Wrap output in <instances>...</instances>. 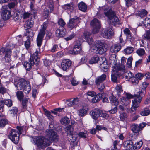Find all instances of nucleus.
<instances>
[{
    "instance_id": "nucleus-1",
    "label": "nucleus",
    "mask_w": 150,
    "mask_h": 150,
    "mask_svg": "<svg viewBox=\"0 0 150 150\" xmlns=\"http://www.w3.org/2000/svg\"><path fill=\"white\" fill-rule=\"evenodd\" d=\"M100 12L103 11L105 16L110 21L112 25H115V23L119 22V20L115 12L112 10L109 9V7L106 5L102 7H99Z\"/></svg>"
},
{
    "instance_id": "nucleus-2",
    "label": "nucleus",
    "mask_w": 150,
    "mask_h": 150,
    "mask_svg": "<svg viewBox=\"0 0 150 150\" xmlns=\"http://www.w3.org/2000/svg\"><path fill=\"white\" fill-rule=\"evenodd\" d=\"M136 92L137 93L135 94L136 98L132 100V106L128 111V113L132 115L135 114L136 108L139 106V103L141 101L143 96H144V92L139 90H137Z\"/></svg>"
},
{
    "instance_id": "nucleus-3",
    "label": "nucleus",
    "mask_w": 150,
    "mask_h": 150,
    "mask_svg": "<svg viewBox=\"0 0 150 150\" xmlns=\"http://www.w3.org/2000/svg\"><path fill=\"white\" fill-rule=\"evenodd\" d=\"M32 142L38 147L42 149L50 146L51 143L49 140L42 136L33 137Z\"/></svg>"
},
{
    "instance_id": "nucleus-4",
    "label": "nucleus",
    "mask_w": 150,
    "mask_h": 150,
    "mask_svg": "<svg viewBox=\"0 0 150 150\" xmlns=\"http://www.w3.org/2000/svg\"><path fill=\"white\" fill-rule=\"evenodd\" d=\"M29 82L24 79H19L18 81L14 83V85L18 90H23L25 93H28L30 91L31 86Z\"/></svg>"
},
{
    "instance_id": "nucleus-5",
    "label": "nucleus",
    "mask_w": 150,
    "mask_h": 150,
    "mask_svg": "<svg viewBox=\"0 0 150 150\" xmlns=\"http://www.w3.org/2000/svg\"><path fill=\"white\" fill-rule=\"evenodd\" d=\"M17 128L18 131V132L16 131L13 129H11L9 134V138L14 143H18L19 140V135L18 134H22L23 131V127H22L17 126Z\"/></svg>"
},
{
    "instance_id": "nucleus-6",
    "label": "nucleus",
    "mask_w": 150,
    "mask_h": 150,
    "mask_svg": "<svg viewBox=\"0 0 150 150\" xmlns=\"http://www.w3.org/2000/svg\"><path fill=\"white\" fill-rule=\"evenodd\" d=\"M48 22L43 23L41 25V28L40 29L37 38V45L38 46L40 47L42 44L43 38L45 34V31L48 26Z\"/></svg>"
},
{
    "instance_id": "nucleus-7",
    "label": "nucleus",
    "mask_w": 150,
    "mask_h": 150,
    "mask_svg": "<svg viewBox=\"0 0 150 150\" xmlns=\"http://www.w3.org/2000/svg\"><path fill=\"white\" fill-rule=\"evenodd\" d=\"M91 50L95 53L101 54H103L106 51L103 43L100 41H97L95 45H93L91 47Z\"/></svg>"
},
{
    "instance_id": "nucleus-8",
    "label": "nucleus",
    "mask_w": 150,
    "mask_h": 150,
    "mask_svg": "<svg viewBox=\"0 0 150 150\" xmlns=\"http://www.w3.org/2000/svg\"><path fill=\"white\" fill-rule=\"evenodd\" d=\"M0 51L4 54V57L1 59L3 62L9 63L11 61L12 51L11 49L7 47H2Z\"/></svg>"
},
{
    "instance_id": "nucleus-9",
    "label": "nucleus",
    "mask_w": 150,
    "mask_h": 150,
    "mask_svg": "<svg viewBox=\"0 0 150 150\" xmlns=\"http://www.w3.org/2000/svg\"><path fill=\"white\" fill-rule=\"evenodd\" d=\"M110 27L105 29L102 30L101 35L105 38L110 39L114 35V33L112 28V26L110 25Z\"/></svg>"
},
{
    "instance_id": "nucleus-10",
    "label": "nucleus",
    "mask_w": 150,
    "mask_h": 150,
    "mask_svg": "<svg viewBox=\"0 0 150 150\" xmlns=\"http://www.w3.org/2000/svg\"><path fill=\"white\" fill-rule=\"evenodd\" d=\"M110 100V103L112 105L116 106L119 104V102L118 99L113 95H112L109 97ZM117 107H115L112 108V109L109 111L110 113L115 114L117 112Z\"/></svg>"
},
{
    "instance_id": "nucleus-11",
    "label": "nucleus",
    "mask_w": 150,
    "mask_h": 150,
    "mask_svg": "<svg viewBox=\"0 0 150 150\" xmlns=\"http://www.w3.org/2000/svg\"><path fill=\"white\" fill-rule=\"evenodd\" d=\"M125 69L124 65L119 64L114 67L112 71L113 74H116L117 76L120 77L122 76Z\"/></svg>"
},
{
    "instance_id": "nucleus-12",
    "label": "nucleus",
    "mask_w": 150,
    "mask_h": 150,
    "mask_svg": "<svg viewBox=\"0 0 150 150\" xmlns=\"http://www.w3.org/2000/svg\"><path fill=\"white\" fill-rule=\"evenodd\" d=\"M47 8L45 9L43 14L45 18H47L49 14L51 13L53 10L54 4L52 0L49 1L47 3Z\"/></svg>"
},
{
    "instance_id": "nucleus-13",
    "label": "nucleus",
    "mask_w": 150,
    "mask_h": 150,
    "mask_svg": "<svg viewBox=\"0 0 150 150\" xmlns=\"http://www.w3.org/2000/svg\"><path fill=\"white\" fill-rule=\"evenodd\" d=\"M8 6H4L1 8V16L4 20L9 19L11 16V12L8 10Z\"/></svg>"
},
{
    "instance_id": "nucleus-14",
    "label": "nucleus",
    "mask_w": 150,
    "mask_h": 150,
    "mask_svg": "<svg viewBox=\"0 0 150 150\" xmlns=\"http://www.w3.org/2000/svg\"><path fill=\"white\" fill-rule=\"evenodd\" d=\"M46 134L47 136L51 141L56 142L58 140V137L56 133L52 129H49L47 130Z\"/></svg>"
},
{
    "instance_id": "nucleus-15",
    "label": "nucleus",
    "mask_w": 150,
    "mask_h": 150,
    "mask_svg": "<svg viewBox=\"0 0 150 150\" xmlns=\"http://www.w3.org/2000/svg\"><path fill=\"white\" fill-rule=\"evenodd\" d=\"M81 50V43L79 41H77L75 42L73 50H70L69 52L72 54H77L80 52Z\"/></svg>"
},
{
    "instance_id": "nucleus-16",
    "label": "nucleus",
    "mask_w": 150,
    "mask_h": 150,
    "mask_svg": "<svg viewBox=\"0 0 150 150\" xmlns=\"http://www.w3.org/2000/svg\"><path fill=\"white\" fill-rule=\"evenodd\" d=\"M79 22V19L76 17H75L70 20L69 23L67 24L68 27L71 29H72L74 27H76L78 23Z\"/></svg>"
},
{
    "instance_id": "nucleus-17",
    "label": "nucleus",
    "mask_w": 150,
    "mask_h": 150,
    "mask_svg": "<svg viewBox=\"0 0 150 150\" xmlns=\"http://www.w3.org/2000/svg\"><path fill=\"white\" fill-rule=\"evenodd\" d=\"M40 52V49H37L36 51L33 53L32 56L30 58L31 62L33 64H35V65H37L39 64V61L38 59V53Z\"/></svg>"
},
{
    "instance_id": "nucleus-18",
    "label": "nucleus",
    "mask_w": 150,
    "mask_h": 150,
    "mask_svg": "<svg viewBox=\"0 0 150 150\" xmlns=\"http://www.w3.org/2000/svg\"><path fill=\"white\" fill-rule=\"evenodd\" d=\"M71 62L69 59H63L61 63V67L64 71H66L70 67Z\"/></svg>"
},
{
    "instance_id": "nucleus-19",
    "label": "nucleus",
    "mask_w": 150,
    "mask_h": 150,
    "mask_svg": "<svg viewBox=\"0 0 150 150\" xmlns=\"http://www.w3.org/2000/svg\"><path fill=\"white\" fill-rule=\"evenodd\" d=\"M126 96L127 98L124 97H122L120 98L122 102V104L123 105L127 104V103L126 102H127V103H130L129 99L133 98L134 97H135V98L136 97L135 95H134V96H133L131 94L128 93H126Z\"/></svg>"
},
{
    "instance_id": "nucleus-20",
    "label": "nucleus",
    "mask_w": 150,
    "mask_h": 150,
    "mask_svg": "<svg viewBox=\"0 0 150 150\" xmlns=\"http://www.w3.org/2000/svg\"><path fill=\"white\" fill-rule=\"evenodd\" d=\"M84 38L87 40L88 42L90 45H92L93 43V39L92 38V35L90 33L85 32L83 34Z\"/></svg>"
},
{
    "instance_id": "nucleus-21",
    "label": "nucleus",
    "mask_w": 150,
    "mask_h": 150,
    "mask_svg": "<svg viewBox=\"0 0 150 150\" xmlns=\"http://www.w3.org/2000/svg\"><path fill=\"white\" fill-rule=\"evenodd\" d=\"M5 115H0V127H4L6 125L8 124V120L4 117Z\"/></svg>"
},
{
    "instance_id": "nucleus-22",
    "label": "nucleus",
    "mask_w": 150,
    "mask_h": 150,
    "mask_svg": "<svg viewBox=\"0 0 150 150\" xmlns=\"http://www.w3.org/2000/svg\"><path fill=\"white\" fill-rule=\"evenodd\" d=\"M121 48V45L119 43H117L112 45L111 47L110 50L112 53H116Z\"/></svg>"
},
{
    "instance_id": "nucleus-23",
    "label": "nucleus",
    "mask_w": 150,
    "mask_h": 150,
    "mask_svg": "<svg viewBox=\"0 0 150 150\" xmlns=\"http://www.w3.org/2000/svg\"><path fill=\"white\" fill-rule=\"evenodd\" d=\"M78 98L77 97L74 99L71 98L67 100L66 101V103L68 106L71 107L77 105L78 103Z\"/></svg>"
},
{
    "instance_id": "nucleus-24",
    "label": "nucleus",
    "mask_w": 150,
    "mask_h": 150,
    "mask_svg": "<svg viewBox=\"0 0 150 150\" xmlns=\"http://www.w3.org/2000/svg\"><path fill=\"white\" fill-rule=\"evenodd\" d=\"M124 146L127 150H133L134 149V145L132 140L126 141L124 144Z\"/></svg>"
},
{
    "instance_id": "nucleus-25",
    "label": "nucleus",
    "mask_w": 150,
    "mask_h": 150,
    "mask_svg": "<svg viewBox=\"0 0 150 150\" xmlns=\"http://www.w3.org/2000/svg\"><path fill=\"white\" fill-rule=\"evenodd\" d=\"M66 30L64 28H59L56 31V35L58 37H63L66 33Z\"/></svg>"
},
{
    "instance_id": "nucleus-26",
    "label": "nucleus",
    "mask_w": 150,
    "mask_h": 150,
    "mask_svg": "<svg viewBox=\"0 0 150 150\" xmlns=\"http://www.w3.org/2000/svg\"><path fill=\"white\" fill-rule=\"evenodd\" d=\"M99 111V110L95 109L90 111V115L93 119L96 120L100 117Z\"/></svg>"
},
{
    "instance_id": "nucleus-27",
    "label": "nucleus",
    "mask_w": 150,
    "mask_h": 150,
    "mask_svg": "<svg viewBox=\"0 0 150 150\" xmlns=\"http://www.w3.org/2000/svg\"><path fill=\"white\" fill-rule=\"evenodd\" d=\"M106 75L105 74H103L100 76L97 77L96 79L95 83L96 85L100 84L106 79Z\"/></svg>"
},
{
    "instance_id": "nucleus-28",
    "label": "nucleus",
    "mask_w": 150,
    "mask_h": 150,
    "mask_svg": "<svg viewBox=\"0 0 150 150\" xmlns=\"http://www.w3.org/2000/svg\"><path fill=\"white\" fill-rule=\"evenodd\" d=\"M86 94L87 96V98L88 100L92 102V98L95 97L96 93L93 91H88Z\"/></svg>"
},
{
    "instance_id": "nucleus-29",
    "label": "nucleus",
    "mask_w": 150,
    "mask_h": 150,
    "mask_svg": "<svg viewBox=\"0 0 150 150\" xmlns=\"http://www.w3.org/2000/svg\"><path fill=\"white\" fill-rule=\"evenodd\" d=\"M23 64L24 66V67L25 68L26 70L29 71L32 68V66L33 65L35 64H33L31 62L30 59L29 62H28L26 61H25L23 62Z\"/></svg>"
},
{
    "instance_id": "nucleus-30",
    "label": "nucleus",
    "mask_w": 150,
    "mask_h": 150,
    "mask_svg": "<svg viewBox=\"0 0 150 150\" xmlns=\"http://www.w3.org/2000/svg\"><path fill=\"white\" fill-rule=\"evenodd\" d=\"M25 35V36H27V39L33 40L34 35L33 31L31 29L26 30V33Z\"/></svg>"
},
{
    "instance_id": "nucleus-31",
    "label": "nucleus",
    "mask_w": 150,
    "mask_h": 150,
    "mask_svg": "<svg viewBox=\"0 0 150 150\" xmlns=\"http://www.w3.org/2000/svg\"><path fill=\"white\" fill-rule=\"evenodd\" d=\"M34 24V22L31 20H28L26 21L24 25V27L26 30L31 28Z\"/></svg>"
},
{
    "instance_id": "nucleus-32",
    "label": "nucleus",
    "mask_w": 150,
    "mask_h": 150,
    "mask_svg": "<svg viewBox=\"0 0 150 150\" xmlns=\"http://www.w3.org/2000/svg\"><path fill=\"white\" fill-rule=\"evenodd\" d=\"M78 6L79 9L83 12H85L87 8V6L86 4L83 2L79 3L78 4Z\"/></svg>"
},
{
    "instance_id": "nucleus-33",
    "label": "nucleus",
    "mask_w": 150,
    "mask_h": 150,
    "mask_svg": "<svg viewBox=\"0 0 150 150\" xmlns=\"http://www.w3.org/2000/svg\"><path fill=\"white\" fill-rule=\"evenodd\" d=\"M134 74L131 72L129 71H127L125 69V72H124V73L122 76L124 78L130 79V78H132Z\"/></svg>"
},
{
    "instance_id": "nucleus-34",
    "label": "nucleus",
    "mask_w": 150,
    "mask_h": 150,
    "mask_svg": "<svg viewBox=\"0 0 150 150\" xmlns=\"http://www.w3.org/2000/svg\"><path fill=\"white\" fill-rule=\"evenodd\" d=\"M67 138L69 140V141L73 142L76 140L77 138V134L76 133H73L67 135Z\"/></svg>"
},
{
    "instance_id": "nucleus-35",
    "label": "nucleus",
    "mask_w": 150,
    "mask_h": 150,
    "mask_svg": "<svg viewBox=\"0 0 150 150\" xmlns=\"http://www.w3.org/2000/svg\"><path fill=\"white\" fill-rule=\"evenodd\" d=\"M43 110L45 113V115L52 122L54 121V117L51 115L50 112L44 108H43Z\"/></svg>"
},
{
    "instance_id": "nucleus-36",
    "label": "nucleus",
    "mask_w": 150,
    "mask_h": 150,
    "mask_svg": "<svg viewBox=\"0 0 150 150\" xmlns=\"http://www.w3.org/2000/svg\"><path fill=\"white\" fill-rule=\"evenodd\" d=\"M87 110L84 108H82L78 110V114L80 117H83L87 114Z\"/></svg>"
},
{
    "instance_id": "nucleus-37",
    "label": "nucleus",
    "mask_w": 150,
    "mask_h": 150,
    "mask_svg": "<svg viewBox=\"0 0 150 150\" xmlns=\"http://www.w3.org/2000/svg\"><path fill=\"white\" fill-rule=\"evenodd\" d=\"M147 13L148 12L145 9H142L140 11H138L136 13V15L141 18H142L146 16Z\"/></svg>"
},
{
    "instance_id": "nucleus-38",
    "label": "nucleus",
    "mask_w": 150,
    "mask_h": 150,
    "mask_svg": "<svg viewBox=\"0 0 150 150\" xmlns=\"http://www.w3.org/2000/svg\"><path fill=\"white\" fill-rule=\"evenodd\" d=\"M90 24L92 26H100V24L99 21L98 19L96 18H94L91 21V22Z\"/></svg>"
},
{
    "instance_id": "nucleus-39",
    "label": "nucleus",
    "mask_w": 150,
    "mask_h": 150,
    "mask_svg": "<svg viewBox=\"0 0 150 150\" xmlns=\"http://www.w3.org/2000/svg\"><path fill=\"white\" fill-rule=\"evenodd\" d=\"M65 129L67 134V135L72 134L74 130L73 126L71 125H69L66 127Z\"/></svg>"
},
{
    "instance_id": "nucleus-40",
    "label": "nucleus",
    "mask_w": 150,
    "mask_h": 150,
    "mask_svg": "<svg viewBox=\"0 0 150 150\" xmlns=\"http://www.w3.org/2000/svg\"><path fill=\"white\" fill-rule=\"evenodd\" d=\"M150 114V110L149 108H144L140 112V114L142 116H147Z\"/></svg>"
},
{
    "instance_id": "nucleus-41",
    "label": "nucleus",
    "mask_w": 150,
    "mask_h": 150,
    "mask_svg": "<svg viewBox=\"0 0 150 150\" xmlns=\"http://www.w3.org/2000/svg\"><path fill=\"white\" fill-rule=\"evenodd\" d=\"M99 60V57L97 55L93 57L90 60L89 63L91 64L97 63Z\"/></svg>"
},
{
    "instance_id": "nucleus-42",
    "label": "nucleus",
    "mask_w": 150,
    "mask_h": 150,
    "mask_svg": "<svg viewBox=\"0 0 150 150\" xmlns=\"http://www.w3.org/2000/svg\"><path fill=\"white\" fill-rule=\"evenodd\" d=\"M131 128L132 131L134 133H137L140 131L139 125L137 124H133L131 126Z\"/></svg>"
},
{
    "instance_id": "nucleus-43",
    "label": "nucleus",
    "mask_w": 150,
    "mask_h": 150,
    "mask_svg": "<svg viewBox=\"0 0 150 150\" xmlns=\"http://www.w3.org/2000/svg\"><path fill=\"white\" fill-rule=\"evenodd\" d=\"M115 92L119 96H120L122 93L123 92L122 86L120 85H117L115 88Z\"/></svg>"
},
{
    "instance_id": "nucleus-44",
    "label": "nucleus",
    "mask_w": 150,
    "mask_h": 150,
    "mask_svg": "<svg viewBox=\"0 0 150 150\" xmlns=\"http://www.w3.org/2000/svg\"><path fill=\"white\" fill-rule=\"evenodd\" d=\"M102 95L100 93H98L97 95L96 94L95 97L92 98V103H95L98 102L102 97Z\"/></svg>"
},
{
    "instance_id": "nucleus-45",
    "label": "nucleus",
    "mask_w": 150,
    "mask_h": 150,
    "mask_svg": "<svg viewBox=\"0 0 150 150\" xmlns=\"http://www.w3.org/2000/svg\"><path fill=\"white\" fill-rule=\"evenodd\" d=\"M30 14L33 15H34L37 12V10L35 8L34 4L32 3H31L30 5Z\"/></svg>"
},
{
    "instance_id": "nucleus-46",
    "label": "nucleus",
    "mask_w": 150,
    "mask_h": 150,
    "mask_svg": "<svg viewBox=\"0 0 150 150\" xmlns=\"http://www.w3.org/2000/svg\"><path fill=\"white\" fill-rule=\"evenodd\" d=\"M128 117L127 113L125 112H122L120 113L119 118L122 121H125Z\"/></svg>"
},
{
    "instance_id": "nucleus-47",
    "label": "nucleus",
    "mask_w": 150,
    "mask_h": 150,
    "mask_svg": "<svg viewBox=\"0 0 150 150\" xmlns=\"http://www.w3.org/2000/svg\"><path fill=\"white\" fill-rule=\"evenodd\" d=\"M148 85V83L146 82H144L142 83V84L140 86V88L143 90V91L141 90H140L139 89H137L136 90L135 92V94L137 93L136 92V91L137 90H139L141 91H142L143 92H144V90L146 89V88L147 87Z\"/></svg>"
},
{
    "instance_id": "nucleus-48",
    "label": "nucleus",
    "mask_w": 150,
    "mask_h": 150,
    "mask_svg": "<svg viewBox=\"0 0 150 150\" xmlns=\"http://www.w3.org/2000/svg\"><path fill=\"white\" fill-rule=\"evenodd\" d=\"M143 142L142 141H137L134 145V149H138L142 146Z\"/></svg>"
},
{
    "instance_id": "nucleus-49",
    "label": "nucleus",
    "mask_w": 150,
    "mask_h": 150,
    "mask_svg": "<svg viewBox=\"0 0 150 150\" xmlns=\"http://www.w3.org/2000/svg\"><path fill=\"white\" fill-rule=\"evenodd\" d=\"M134 50V48L131 47H128L124 50L125 53L127 54H129L132 53Z\"/></svg>"
},
{
    "instance_id": "nucleus-50",
    "label": "nucleus",
    "mask_w": 150,
    "mask_h": 150,
    "mask_svg": "<svg viewBox=\"0 0 150 150\" xmlns=\"http://www.w3.org/2000/svg\"><path fill=\"white\" fill-rule=\"evenodd\" d=\"M60 122L61 123L64 125L68 124L70 122L69 119L67 117H64L61 119Z\"/></svg>"
},
{
    "instance_id": "nucleus-51",
    "label": "nucleus",
    "mask_w": 150,
    "mask_h": 150,
    "mask_svg": "<svg viewBox=\"0 0 150 150\" xmlns=\"http://www.w3.org/2000/svg\"><path fill=\"white\" fill-rule=\"evenodd\" d=\"M63 8L65 10L71 11L73 9V5L72 4H68L64 5Z\"/></svg>"
},
{
    "instance_id": "nucleus-52",
    "label": "nucleus",
    "mask_w": 150,
    "mask_h": 150,
    "mask_svg": "<svg viewBox=\"0 0 150 150\" xmlns=\"http://www.w3.org/2000/svg\"><path fill=\"white\" fill-rule=\"evenodd\" d=\"M124 34L127 35V37L128 39H131L132 40H130V41L131 42L132 41H133V39L131 37V36L130 33V31L129 29L128 28H125L124 30Z\"/></svg>"
},
{
    "instance_id": "nucleus-53",
    "label": "nucleus",
    "mask_w": 150,
    "mask_h": 150,
    "mask_svg": "<svg viewBox=\"0 0 150 150\" xmlns=\"http://www.w3.org/2000/svg\"><path fill=\"white\" fill-rule=\"evenodd\" d=\"M4 104L7 105L8 107H10L13 105L12 100L10 99H5L4 100Z\"/></svg>"
},
{
    "instance_id": "nucleus-54",
    "label": "nucleus",
    "mask_w": 150,
    "mask_h": 150,
    "mask_svg": "<svg viewBox=\"0 0 150 150\" xmlns=\"http://www.w3.org/2000/svg\"><path fill=\"white\" fill-rule=\"evenodd\" d=\"M78 136L79 138H86L88 135L87 131L84 132H80L78 133Z\"/></svg>"
},
{
    "instance_id": "nucleus-55",
    "label": "nucleus",
    "mask_w": 150,
    "mask_h": 150,
    "mask_svg": "<svg viewBox=\"0 0 150 150\" xmlns=\"http://www.w3.org/2000/svg\"><path fill=\"white\" fill-rule=\"evenodd\" d=\"M136 53L140 56L143 55L145 54V51L144 49L139 48L136 51Z\"/></svg>"
},
{
    "instance_id": "nucleus-56",
    "label": "nucleus",
    "mask_w": 150,
    "mask_h": 150,
    "mask_svg": "<svg viewBox=\"0 0 150 150\" xmlns=\"http://www.w3.org/2000/svg\"><path fill=\"white\" fill-rule=\"evenodd\" d=\"M99 114L100 116L105 119L108 118L109 117V115L107 114L106 112H103L100 110L99 111Z\"/></svg>"
},
{
    "instance_id": "nucleus-57",
    "label": "nucleus",
    "mask_w": 150,
    "mask_h": 150,
    "mask_svg": "<svg viewBox=\"0 0 150 150\" xmlns=\"http://www.w3.org/2000/svg\"><path fill=\"white\" fill-rule=\"evenodd\" d=\"M16 95L18 100L21 101L23 99L24 95L23 93L21 91H18L16 93Z\"/></svg>"
},
{
    "instance_id": "nucleus-58",
    "label": "nucleus",
    "mask_w": 150,
    "mask_h": 150,
    "mask_svg": "<svg viewBox=\"0 0 150 150\" xmlns=\"http://www.w3.org/2000/svg\"><path fill=\"white\" fill-rule=\"evenodd\" d=\"M133 60V58L132 57H130L127 59V66L128 68H131L132 67V61Z\"/></svg>"
},
{
    "instance_id": "nucleus-59",
    "label": "nucleus",
    "mask_w": 150,
    "mask_h": 150,
    "mask_svg": "<svg viewBox=\"0 0 150 150\" xmlns=\"http://www.w3.org/2000/svg\"><path fill=\"white\" fill-rule=\"evenodd\" d=\"M10 113L12 115L16 114L18 111V108L16 107H13L10 110Z\"/></svg>"
},
{
    "instance_id": "nucleus-60",
    "label": "nucleus",
    "mask_w": 150,
    "mask_h": 150,
    "mask_svg": "<svg viewBox=\"0 0 150 150\" xmlns=\"http://www.w3.org/2000/svg\"><path fill=\"white\" fill-rule=\"evenodd\" d=\"M130 79L132 83L134 85H136L139 82V80L135 77L134 76L132 78H131Z\"/></svg>"
},
{
    "instance_id": "nucleus-61",
    "label": "nucleus",
    "mask_w": 150,
    "mask_h": 150,
    "mask_svg": "<svg viewBox=\"0 0 150 150\" xmlns=\"http://www.w3.org/2000/svg\"><path fill=\"white\" fill-rule=\"evenodd\" d=\"M58 24L60 27L63 28L65 25L66 23L62 19L60 18L58 21Z\"/></svg>"
},
{
    "instance_id": "nucleus-62",
    "label": "nucleus",
    "mask_w": 150,
    "mask_h": 150,
    "mask_svg": "<svg viewBox=\"0 0 150 150\" xmlns=\"http://www.w3.org/2000/svg\"><path fill=\"white\" fill-rule=\"evenodd\" d=\"M71 82L72 85L73 86H76L77 85L79 81H77L75 78H72L71 80Z\"/></svg>"
},
{
    "instance_id": "nucleus-63",
    "label": "nucleus",
    "mask_w": 150,
    "mask_h": 150,
    "mask_svg": "<svg viewBox=\"0 0 150 150\" xmlns=\"http://www.w3.org/2000/svg\"><path fill=\"white\" fill-rule=\"evenodd\" d=\"M28 98H26L22 100V106L23 108L24 109H25L27 107V103L28 102Z\"/></svg>"
},
{
    "instance_id": "nucleus-64",
    "label": "nucleus",
    "mask_w": 150,
    "mask_h": 150,
    "mask_svg": "<svg viewBox=\"0 0 150 150\" xmlns=\"http://www.w3.org/2000/svg\"><path fill=\"white\" fill-rule=\"evenodd\" d=\"M21 17V15L19 14L18 13H14V16L13 17V19L15 21H17L20 19Z\"/></svg>"
}]
</instances>
